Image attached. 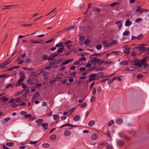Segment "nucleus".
Returning a JSON list of instances; mask_svg holds the SVG:
<instances>
[{
    "label": "nucleus",
    "instance_id": "obj_1",
    "mask_svg": "<svg viewBox=\"0 0 149 149\" xmlns=\"http://www.w3.org/2000/svg\"><path fill=\"white\" fill-rule=\"evenodd\" d=\"M134 65L138 67H141L143 65V67L145 68H147L148 66V64H147L146 61V59L144 58H143L140 62L135 63H134Z\"/></svg>",
    "mask_w": 149,
    "mask_h": 149
},
{
    "label": "nucleus",
    "instance_id": "obj_2",
    "mask_svg": "<svg viewBox=\"0 0 149 149\" xmlns=\"http://www.w3.org/2000/svg\"><path fill=\"white\" fill-rule=\"evenodd\" d=\"M97 74H91L89 76L88 80L87 81V82L88 83L91 82L92 80H95L96 79L95 78L97 77Z\"/></svg>",
    "mask_w": 149,
    "mask_h": 149
},
{
    "label": "nucleus",
    "instance_id": "obj_3",
    "mask_svg": "<svg viewBox=\"0 0 149 149\" xmlns=\"http://www.w3.org/2000/svg\"><path fill=\"white\" fill-rule=\"evenodd\" d=\"M102 43L104 47H108L111 46L113 45L112 43L111 42H110L109 43H107V41L105 40L103 41L102 42Z\"/></svg>",
    "mask_w": 149,
    "mask_h": 149
},
{
    "label": "nucleus",
    "instance_id": "obj_4",
    "mask_svg": "<svg viewBox=\"0 0 149 149\" xmlns=\"http://www.w3.org/2000/svg\"><path fill=\"white\" fill-rule=\"evenodd\" d=\"M117 145L120 147H122L124 146L125 144V142L122 140H119L117 142Z\"/></svg>",
    "mask_w": 149,
    "mask_h": 149
},
{
    "label": "nucleus",
    "instance_id": "obj_5",
    "mask_svg": "<svg viewBox=\"0 0 149 149\" xmlns=\"http://www.w3.org/2000/svg\"><path fill=\"white\" fill-rule=\"evenodd\" d=\"M107 143L103 142L98 145L97 148L99 149H101L104 146H107Z\"/></svg>",
    "mask_w": 149,
    "mask_h": 149
},
{
    "label": "nucleus",
    "instance_id": "obj_6",
    "mask_svg": "<svg viewBox=\"0 0 149 149\" xmlns=\"http://www.w3.org/2000/svg\"><path fill=\"white\" fill-rule=\"evenodd\" d=\"M100 61V59H97L95 57L94 58L92 59L91 61V62L92 63H97Z\"/></svg>",
    "mask_w": 149,
    "mask_h": 149
},
{
    "label": "nucleus",
    "instance_id": "obj_7",
    "mask_svg": "<svg viewBox=\"0 0 149 149\" xmlns=\"http://www.w3.org/2000/svg\"><path fill=\"white\" fill-rule=\"evenodd\" d=\"M130 48H125L124 49V53L127 55H129L130 53Z\"/></svg>",
    "mask_w": 149,
    "mask_h": 149
},
{
    "label": "nucleus",
    "instance_id": "obj_8",
    "mask_svg": "<svg viewBox=\"0 0 149 149\" xmlns=\"http://www.w3.org/2000/svg\"><path fill=\"white\" fill-rule=\"evenodd\" d=\"M98 137V136L97 134H93L91 136V139L93 140H97Z\"/></svg>",
    "mask_w": 149,
    "mask_h": 149
},
{
    "label": "nucleus",
    "instance_id": "obj_9",
    "mask_svg": "<svg viewBox=\"0 0 149 149\" xmlns=\"http://www.w3.org/2000/svg\"><path fill=\"white\" fill-rule=\"evenodd\" d=\"M39 94L38 92L35 93V94L32 97V99L33 100L36 99L37 97L39 96Z\"/></svg>",
    "mask_w": 149,
    "mask_h": 149
},
{
    "label": "nucleus",
    "instance_id": "obj_10",
    "mask_svg": "<svg viewBox=\"0 0 149 149\" xmlns=\"http://www.w3.org/2000/svg\"><path fill=\"white\" fill-rule=\"evenodd\" d=\"M71 134V132L69 130L66 131L64 132V135L66 136H69Z\"/></svg>",
    "mask_w": 149,
    "mask_h": 149
},
{
    "label": "nucleus",
    "instance_id": "obj_11",
    "mask_svg": "<svg viewBox=\"0 0 149 149\" xmlns=\"http://www.w3.org/2000/svg\"><path fill=\"white\" fill-rule=\"evenodd\" d=\"M121 65H128V62L125 60L120 62V63Z\"/></svg>",
    "mask_w": 149,
    "mask_h": 149
},
{
    "label": "nucleus",
    "instance_id": "obj_12",
    "mask_svg": "<svg viewBox=\"0 0 149 149\" xmlns=\"http://www.w3.org/2000/svg\"><path fill=\"white\" fill-rule=\"evenodd\" d=\"M48 125V124L46 123H43L42 124V125L45 130H46L47 129Z\"/></svg>",
    "mask_w": 149,
    "mask_h": 149
},
{
    "label": "nucleus",
    "instance_id": "obj_13",
    "mask_svg": "<svg viewBox=\"0 0 149 149\" xmlns=\"http://www.w3.org/2000/svg\"><path fill=\"white\" fill-rule=\"evenodd\" d=\"M64 45L62 46V47L60 48L56 52L58 54H59L60 53L62 52L63 51V50L64 49Z\"/></svg>",
    "mask_w": 149,
    "mask_h": 149
},
{
    "label": "nucleus",
    "instance_id": "obj_14",
    "mask_svg": "<svg viewBox=\"0 0 149 149\" xmlns=\"http://www.w3.org/2000/svg\"><path fill=\"white\" fill-rule=\"evenodd\" d=\"M123 122V120L122 119L120 118L116 120V123L118 124H120Z\"/></svg>",
    "mask_w": 149,
    "mask_h": 149
},
{
    "label": "nucleus",
    "instance_id": "obj_15",
    "mask_svg": "<svg viewBox=\"0 0 149 149\" xmlns=\"http://www.w3.org/2000/svg\"><path fill=\"white\" fill-rule=\"evenodd\" d=\"M56 138V135L55 134H53L51 135L50 137V139L51 140H54Z\"/></svg>",
    "mask_w": 149,
    "mask_h": 149
},
{
    "label": "nucleus",
    "instance_id": "obj_16",
    "mask_svg": "<svg viewBox=\"0 0 149 149\" xmlns=\"http://www.w3.org/2000/svg\"><path fill=\"white\" fill-rule=\"evenodd\" d=\"M132 24L131 22H130L129 20H127L125 22V25L126 26H130Z\"/></svg>",
    "mask_w": 149,
    "mask_h": 149
},
{
    "label": "nucleus",
    "instance_id": "obj_17",
    "mask_svg": "<svg viewBox=\"0 0 149 149\" xmlns=\"http://www.w3.org/2000/svg\"><path fill=\"white\" fill-rule=\"evenodd\" d=\"M1 99H2V101L3 102L7 101L8 100V99L6 98L5 96L0 97V100Z\"/></svg>",
    "mask_w": 149,
    "mask_h": 149
},
{
    "label": "nucleus",
    "instance_id": "obj_18",
    "mask_svg": "<svg viewBox=\"0 0 149 149\" xmlns=\"http://www.w3.org/2000/svg\"><path fill=\"white\" fill-rule=\"evenodd\" d=\"M30 41L33 43H42L41 41H38L36 40H30Z\"/></svg>",
    "mask_w": 149,
    "mask_h": 149
},
{
    "label": "nucleus",
    "instance_id": "obj_19",
    "mask_svg": "<svg viewBox=\"0 0 149 149\" xmlns=\"http://www.w3.org/2000/svg\"><path fill=\"white\" fill-rule=\"evenodd\" d=\"M80 118V117L79 115L76 116H74L73 118L74 120L75 121H78Z\"/></svg>",
    "mask_w": 149,
    "mask_h": 149
},
{
    "label": "nucleus",
    "instance_id": "obj_20",
    "mask_svg": "<svg viewBox=\"0 0 149 149\" xmlns=\"http://www.w3.org/2000/svg\"><path fill=\"white\" fill-rule=\"evenodd\" d=\"M116 24H118V26L119 28H120L122 26L121 21H119L118 22H117L116 23Z\"/></svg>",
    "mask_w": 149,
    "mask_h": 149
},
{
    "label": "nucleus",
    "instance_id": "obj_21",
    "mask_svg": "<svg viewBox=\"0 0 149 149\" xmlns=\"http://www.w3.org/2000/svg\"><path fill=\"white\" fill-rule=\"evenodd\" d=\"M95 123V121L94 120H91L88 123V125L90 126H92Z\"/></svg>",
    "mask_w": 149,
    "mask_h": 149
},
{
    "label": "nucleus",
    "instance_id": "obj_22",
    "mask_svg": "<svg viewBox=\"0 0 149 149\" xmlns=\"http://www.w3.org/2000/svg\"><path fill=\"white\" fill-rule=\"evenodd\" d=\"M9 58L8 60H7L6 61L3 63V65L4 66L8 64L9 63H10L11 62V61H9Z\"/></svg>",
    "mask_w": 149,
    "mask_h": 149
},
{
    "label": "nucleus",
    "instance_id": "obj_23",
    "mask_svg": "<svg viewBox=\"0 0 149 149\" xmlns=\"http://www.w3.org/2000/svg\"><path fill=\"white\" fill-rule=\"evenodd\" d=\"M27 81L29 85H33L34 84V83L32 81V80L31 79H29L27 80Z\"/></svg>",
    "mask_w": 149,
    "mask_h": 149
},
{
    "label": "nucleus",
    "instance_id": "obj_24",
    "mask_svg": "<svg viewBox=\"0 0 149 149\" xmlns=\"http://www.w3.org/2000/svg\"><path fill=\"white\" fill-rule=\"evenodd\" d=\"M105 146L106 147L107 149H112L113 148V146L109 144L108 143L107 146Z\"/></svg>",
    "mask_w": 149,
    "mask_h": 149
},
{
    "label": "nucleus",
    "instance_id": "obj_25",
    "mask_svg": "<svg viewBox=\"0 0 149 149\" xmlns=\"http://www.w3.org/2000/svg\"><path fill=\"white\" fill-rule=\"evenodd\" d=\"M43 121V120L42 119H38L37 120L36 122L37 123H41Z\"/></svg>",
    "mask_w": 149,
    "mask_h": 149
},
{
    "label": "nucleus",
    "instance_id": "obj_26",
    "mask_svg": "<svg viewBox=\"0 0 149 149\" xmlns=\"http://www.w3.org/2000/svg\"><path fill=\"white\" fill-rule=\"evenodd\" d=\"M87 103L86 102H84L81 105L80 107L81 108H85L87 106Z\"/></svg>",
    "mask_w": 149,
    "mask_h": 149
},
{
    "label": "nucleus",
    "instance_id": "obj_27",
    "mask_svg": "<svg viewBox=\"0 0 149 149\" xmlns=\"http://www.w3.org/2000/svg\"><path fill=\"white\" fill-rule=\"evenodd\" d=\"M42 146L45 148H47L49 147V145L47 143H45L42 144Z\"/></svg>",
    "mask_w": 149,
    "mask_h": 149
},
{
    "label": "nucleus",
    "instance_id": "obj_28",
    "mask_svg": "<svg viewBox=\"0 0 149 149\" xmlns=\"http://www.w3.org/2000/svg\"><path fill=\"white\" fill-rule=\"evenodd\" d=\"M14 144V143L12 142L7 143H6V145L8 146H13Z\"/></svg>",
    "mask_w": 149,
    "mask_h": 149
},
{
    "label": "nucleus",
    "instance_id": "obj_29",
    "mask_svg": "<svg viewBox=\"0 0 149 149\" xmlns=\"http://www.w3.org/2000/svg\"><path fill=\"white\" fill-rule=\"evenodd\" d=\"M63 45V43L59 42L56 45V47H60L61 46L62 47V46Z\"/></svg>",
    "mask_w": 149,
    "mask_h": 149
},
{
    "label": "nucleus",
    "instance_id": "obj_30",
    "mask_svg": "<svg viewBox=\"0 0 149 149\" xmlns=\"http://www.w3.org/2000/svg\"><path fill=\"white\" fill-rule=\"evenodd\" d=\"M143 77L142 74H139L137 75L136 78L138 79H140L142 78Z\"/></svg>",
    "mask_w": 149,
    "mask_h": 149
},
{
    "label": "nucleus",
    "instance_id": "obj_31",
    "mask_svg": "<svg viewBox=\"0 0 149 149\" xmlns=\"http://www.w3.org/2000/svg\"><path fill=\"white\" fill-rule=\"evenodd\" d=\"M49 57H48L46 55H44L42 56V59L44 60H48Z\"/></svg>",
    "mask_w": 149,
    "mask_h": 149
},
{
    "label": "nucleus",
    "instance_id": "obj_32",
    "mask_svg": "<svg viewBox=\"0 0 149 149\" xmlns=\"http://www.w3.org/2000/svg\"><path fill=\"white\" fill-rule=\"evenodd\" d=\"M124 139L126 141L130 140L131 139V138L130 137L126 135H125L124 136Z\"/></svg>",
    "mask_w": 149,
    "mask_h": 149
},
{
    "label": "nucleus",
    "instance_id": "obj_33",
    "mask_svg": "<svg viewBox=\"0 0 149 149\" xmlns=\"http://www.w3.org/2000/svg\"><path fill=\"white\" fill-rule=\"evenodd\" d=\"M130 34V32L128 31H126L124 32L123 33V36H126Z\"/></svg>",
    "mask_w": 149,
    "mask_h": 149
},
{
    "label": "nucleus",
    "instance_id": "obj_34",
    "mask_svg": "<svg viewBox=\"0 0 149 149\" xmlns=\"http://www.w3.org/2000/svg\"><path fill=\"white\" fill-rule=\"evenodd\" d=\"M96 93V89L95 87H93L92 89V94L94 95Z\"/></svg>",
    "mask_w": 149,
    "mask_h": 149
},
{
    "label": "nucleus",
    "instance_id": "obj_35",
    "mask_svg": "<svg viewBox=\"0 0 149 149\" xmlns=\"http://www.w3.org/2000/svg\"><path fill=\"white\" fill-rule=\"evenodd\" d=\"M69 63H70V61H69V60H67L63 62V63L61 64V65H63L68 64Z\"/></svg>",
    "mask_w": 149,
    "mask_h": 149
},
{
    "label": "nucleus",
    "instance_id": "obj_36",
    "mask_svg": "<svg viewBox=\"0 0 149 149\" xmlns=\"http://www.w3.org/2000/svg\"><path fill=\"white\" fill-rule=\"evenodd\" d=\"M139 50H144V51L146 50L147 49L145 47H139Z\"/></svg>",
    "mask_w": 149,
    "mask_h": 149
},
{
    "label": "nucleus",
    "instance_id": "obj_37",
    "mask_svg": "<svg viewBox=\"0 0 149 149\" xmlns=\"http://www.w3.org/2000/svg\"><path fill=\"white\" fill-rule=\"evenodd\" d=\"M113 123H114L113 121V120H111L109 123L108 125L109 126H110L112 125L113 124Z\"/></svg>",
    "mask_w": 149,
    "mask_h": 149
},
{
    "label": "nucleus",
    "instance_id": "obj_38",
    "mask_svg": "<svg viewBox=\"0 0 149 149\" xmlns=\"http://www.w3.org/2000/svg\"><path fill=\"white\" fill-rule=\"evenodd\" d=\"M102 45H97L96 46V48H97V49L100 50L102 48Z\"/></svg>",
    "mask_w": 149,
    "mask_h": 149
},
{
    "label": "nucleus",
    "instance_id": "obj_39",
    "mask_svg": "<svg viewBox=\"0 0 149 149\" xmlns=\"http://www.w3.org/2000/svg\"><path fill=\"white\" fill-rule=\"evenodd\" d=\"M90 42V41L89 39H86L85 40L84 43L86 45H88Z\"/></svg>",
    "mask_w": 149,
    "mask_h": 149
},
{
    "label": "nucleus",
    "instance_id": "obj_40",
    "mask_svg": "<svg viewBox=\"0 0 149 149\" xmlns=\"http://www.w3.org/2000/svg\"><path fill=\"white\" fill-rule=\"evenodd\" d=\"M54 57L52 54L48 58V61H49L52 59H53L54 58Z\"/></svg>",
    "mask_w": 149,
    "mask_h": 149
},
{
    "label": "nucleus",
    "instance_id": "obj_41",
    "mask_svg": "<svg viewBox=\"0 0 149 149\" xmlns=\"http://www.w3.org/2000/svg\"><path fill=\"white\" fill-rule=\"evenodd\" d=\"M53 118L54 120H56L59 118V116L57 115H53Z\"/></svg>",
    "mask_w": 149,
    "mask_h": 149
},
{
    "label": "nucleus",
    "instance_id": "obj_42",
    "mask_svg": "<svg viewBox=\"0 0 149 149\" xmlns=\"http://www.w3.org/2000/svg\"><path fill=\"white\" fill-rule=\"evenodd\" d=\"M24 80V78L23 77H22L18 80L20 82H22Z\"/></svg>",
    "mask_w": 149,
    "mask_h": 149
},
{
    "label": "nucleus",
    "instance_id": "obj_43",
    "mask_svg": "<svg viewBox=\"0 0 149 149\" xmlns=\"http://www.w3.org/2000/svg\"><path fill=\"white\" fill-rule=\"evenodd\" d=\"M102 53L100 54H94L92 55V56H102Z\"/></svg>",
    "mask_w": 149,
    "mask_h": 149
},
{
    "label": "nucleus",
    "instance_id": "obj_44",
    "mask_svg": "<svg viewBox=\"0 0 149 149\" xmlns=\"http://www.w3.org/2000/svg\"><path fill=\"white\" fill-rule=\"evenodd\" d=\"M42 85V84L41 83H37L36 84V86L38 88H40Z\"/></svg>",
    "mask_w": 149,
    "mask_h": 149
},
{
    "label": "nucleus",
    "instance_id": "obj_45",
    "mask_svg": "<svg viewBox=\"0 0 149 149\" xmlns=\"http://www.w3.org/2000/svg\"><path fill=\"white\" fill-rule=\"evenodd\" d=\"M31 116V114H26L24 115V117L26 118H30Z\"/></svg>",
    "mask_w": 149,
    "mask_h": 149
},
{
    "label": "nucleus",
    "instance_id": "obj_46",
    "mask_svg": "<svg viewBox=\"0 0 149 149\" xmlns=\"http://www.w3.org/2000/svg\"><path fill=\"white\" fill-rule=\"evenodd\" d=\"M143 37V35L142 34H140L138 37H137V39L138 40L141 39Z\"/></svg>",
    "mask_w": 149,
    "mask_h": 149
},
{
    "label": "nucleus",
    "instance_id": "obj_47",
    "mask_svg": "<svg viewBox=\"0 0 149 149\" xmlns=\"http://www.w3.org/2000/svg\"><path fill=\"white\" fill-rule=\"evenodd\" d=\"M142 20V19L141 18H138L137 19L135 20V22L136 23H138L140 22V21H141Z\"/></svg>",
    "mask_w": 149,
    "mask_h": 149
},
{
    "label": "nucleus",
    "instance_id": "obj_48",
    "mask_svg": "<svg viewBox=\"0 0 149 149\" xmlns=\"http://www.w3.org/2000/svg\"><path fill=\"white\" fill-rule=\"evenodd\" d=\"M97 91L99 92H101V89L100 87L99 86H98L97 87Z\"/></svg>",
    "mask_w": 149,
    "mask_h": 149
},
{
    "label": "nucleus",
    "instance_id": "obj_49",
    "mask_svg": "<svg viewBox=\"0 0 149 149\" xmlns=\"http://www.w3.org/2000/svg\"><path fill=\"white\" fill-rule=\"evenodd\" d=\"M56 63V62L52 61V62H50L49 63V64L50 65H54V64H55Z\"/></svg>",
    "mask_w": 149,
    "mask_h": 149
},
{
    "label": "nucleus",
    "instance_id": "obj_50",
    "mask_svg": "<svg viewBox=\"0 0 149 149\" xmlns=\"http://www.w3.org/2000/svg\"><path fill=\"white\" fill-rule=\"evenodd\" d=\"M22 88L24 89H25L26 87L28 88H29V87H26V85L23 83L22 84Z\"/></svg>",
    "mask_w": 149,
    "mask_h": 149
},
{
    "label": "nucleus",
    "instance_id": "obj_51",
    "mask_svg": "<svg viewBox=\"0 0 149 149\" xmlns=\"http://www.w3.org/2000/svg\"><path fill=\"white\" fill-rule=\"evenodd\" d=\"M95 100V97L94 96H92L91 97V102H93Z\"/></svg>",
    "mask_w": 149,
    "mask_h": 149
},
{
    "label": "nucleus",
    "instance_id": "obj_52",
    "mask_svg": "<svg viewBox=\"0 0 149 149\" xmlns=\"http://www.w3.org/2000/svg\"><path fill=\"white\" fill-rule=\"evenodd\" d=\"M118 4V2H114L113 3L111 4L110 5V6H113L117 5Z\"/></svg>",
    "mask_w": 149,
    "mask_h": 149
},
{
    "label": "nucleus",
    "instance_id": "obj_53",
    "mask_svg": "<svg viewBox=\"0 0 149 149\" xmlns=\"http://www.w3.org/2000/svg\"><path fill=\"white\" fill-rule=\"evenodd\" d=\"M141 6H139L137 8V9L135 11V12L136 13L138 12V11H139V12H140V11H140V9H141L140 8H141Z\"/></svg>",
    "mask_w": 149,
    "mask_h": 149
},
{
    "label": "nucleus",
    "instance_id": "obj_54",
    "mask_svg": "<svg viewBox=\"0 0 149 149\" xmlns=\"http://www.w3.org/2000/svg\"><path fill=\"white\" fill-rule=\"evenodd\" d=\"M71 42V41L70 40H67V41L65 42V43L64 44L65 45H67L68 44H69V43H70Z\"/></svg>",
    "mask_w": 149,
    "mask_h": 149
},
{
    "label": "nucleus",
    "instance_id": "obj_55",
    "mask_svg": "<svg viewBox=\"0 0 149 149\" xmlns=\"http://www.w3.org/2000/svg\"><path fill=\"white\" fill-rule=\"evenodd\" d=\"M18 104L13 103L12 104V107L15 108L18 106Z\"/></svg>",
    "mask_w": 149,
    "mask_h": 149
},
{
    "label": "nucleus",
    "instance_id": "obj_56",
    "mask_svg": "<svg viewBox=\"0 0 149 149\" xmlns=\"http://www.w3.org/2000/svg\"><path fill=\"white\" fill-rule=\"evenodd\" d=\"M22 93V92L19 93L18 92H15V95L16 96L19 95L21 94Z\"/></svg>",
    "mask_w": 149,
    "mask_h": 149
},
{
    "label": "nucleus",
    "instance_id": "obj_57",
    "mask_svg": "<svg viewBox=\"0 0 149 149\" xmlns=\"http://www.w3.org/2000/svg\"><path fill=\"white\" fill-rule=\"evenodd\" d=\"M81 71H84L86 70V68L85 67H82L79 68Z\"/></svg>",
    "mask_w": 149,
    "mask_h": 149
},
{
    "label": "nucleus",
    "instance_id": "obj_58",
    "mask_svg": "<svg viewBox=\"0 0 149 149\" xmlns=\"http://www.w3.org/2000/svg\"><path fill=\"white\" fill-rule=\"evenodd\" d=\"M86 58H85V57H83L82 58H80L79 59V61H83L84 60H86Z\"/></svg>",
    "mask_w": 149,
    "mask_h": 149
},
{
    "label": "nucleus",
    "instance_id": "obj_59",
    "mask_svg": "<svg viewBox=\"0 0 149 149\" xmlns=\"http://www.w3.org/2000/svg\"><path fill=\"white\" fill-rule=\"evenodd\" d=\"M11 86H12V88L13 87V86H12V84H9L8 85H7L6 86V88H8Z\"/></svg>",
    "mask_w": 149,
    "mask_h": 149
},
{
    "label": "nucleus",
    "instance_id": "obj_60",
    "mask_svg": "<svg viewBox=\"0 0 149 149\" xmlns=\"http://www.w3.org/2000/svg\"><path fill=\"white\" fill-rule=\"evenodd\" d=\"M85 38L83 36H80L79 40L81 41H83L84 39Z\"/></svg>",
    "mask_w": 149,
    "mask_h": 149
},
{
    "label": "nucleus",
    "instance_id": "obj_61",
    "mask_svg": "<svg viewBox=\"0 0 149 149\" xmlns=\"http://www.w3.org/2000/svg\"><path fill=\"white\" fill-rule=\"evenodd\" d=\"M76 68V67L74 66H71L70 68V69L72 70H74Z\"/></svg>",
    "mask_w": 149,
    "mask_h": 149
},
{
    "label": "nucleus",
    "instance_id": "obj_62",
    "mask_svg": "<svg viewBox=\"0 0 149 149\" xmlns=\"http://www.w3.org/2000/svg\"><path fill=\"white\" fill-rule=\"evenodd\" d=\"M91 65L92 64H91L88 63L86 65V67L87 68H89L90 67Z\"/></svg>",
    "mask_w": 149,
    "mask_h": 149
},
{
    "label": "nucleus",
    "instance_id": "obj_63",
    "mask_svg": "<svg viewBox=\"0 0 149 149\" xmlns=\"http://www.w3.org/2000/svg\"><path fill=\"white\" fill-rule=\"evenodd\" d=\"M21 100V98H16L15 99L16 102H19V101Z\"/></svg>",
    "mask_w": 149,
    "mask_h": 149
},
{
    "label": "nucleus",
    "instance_id": "obj_64",
    "mask_svg": "<svg viewBox=\"0 0 149 149\" xmlns=\"http://www.w3.org/2000/svg\"><path fill=\"white\" fill-rule=\"evenodd\" d=\"M30 74L31 75H34L35 74V72L33 71L30 72Z\"/></svg>",
    "mask_w": 149,
    "mask_h": 149
}]
</instances>
